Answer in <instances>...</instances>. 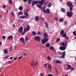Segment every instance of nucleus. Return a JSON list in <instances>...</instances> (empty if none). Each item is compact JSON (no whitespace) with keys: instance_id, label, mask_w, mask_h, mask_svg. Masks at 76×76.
<instances>
[{"instance_id":"obj_1","label":"nucleus","mask_w":76,"mask_h":76,"mask_svg":"<svg viewBox=\"0 0 76 76\" xmlns=\"http://www.w3.org/2000/svg\"><path fill=\"white\" fill-rule=\"evenodd\" d=\"M29 29H30V26L29 25H28L27 28H26L24 29L22 33V35H24L27 32V31H29Z\"/></svg>"},{"instance_id":"obj_2","label":"nucleus","mask_w":76,"mask_h":76,"mask_svg":"<svg viewBox=\"0 0 76 76\" xmlns=\"http://www.w3.org/2000/svg\"><path fill=\"white\" fill-rule=\"evenodd\" d=\"M36 6H37V7H39L40 9H43L42 10V11L43 12H44L45 11V9H46V7L45 6H44L43 7H42L41 6V5L39 4H37L36 5Z\"/></svg>"},{"instance_id":"obj_3","label":"nucleus","mask_w":76,"mask_h":76,"mask_svg":"<svg viewBox=\"0 0 76 76\" xmlns=\"http://www.w3.org/2000/svg\"><path fill=\"white\" fill-rule=\"evenodd\" d=\"M60 35H62V37H63L64 38H65L66 37V36H67L66 33L64 32V31L63 30H61V31Z\"/></svg>"},{"instance_id":"obj_4","label":"nucleus","mask_w":76,"mask_h":76,"mask_svg":"<svg viewBox=\"0 0 76 76\" xmlns=\"http://www.w3.org/2000/svg\"><path fill=\"white\" fill-rule=\"evenodd\" d=\"M48 40V38H47L46 39H42V44H45V43L47 42Z\"/></svg>"},{"instance_id":"obj_5","label":"nucleus","mask_w":76,"mask_h":76,"mask_svg":"<svg viewBox=\"0 0 76 76\" xmlns=\"http://www.w3.org/2000/svg\"><path fill=\"white\" fill-rule=\"evenodd\" d=\"M34 39L37 41H41V38L38 36H36L34 37Z\"/></svg>"},{"instance_id":"obj_6","label":"nucleus","mask_w":76,"mask_h":76,"mask_svg":"<svg viewBox=\"0 0 76 76\" xmlns=\"http://www.w3.org/2000/svg\"><path fill=\"white\" fill-rule=\"evenodd\" d=\"M66 5H67L68 7H71V6H73L72 3V2H70V1L67 2L66 3Z\"/></svg>"},{"instance_id":"obj_7","label":"nucleus","mask_w":76,"mask_h":76,"mask_svg":"<svg viewBox=\"0 0 76 76\" xmlns=\"http://www.w3.org/2000/svg\"><path fill=\"white\" fill-rule=\"evenodd\" d=\"M67 15L68 17H71L72 16V15H73V12H68L67 13Z\"/></svg>"},{"instance_id":"obj_8","label":"nucleus","mask_w":76,"mask_h":76,"mask_svg":"<svg viewBox=\"0 0 76 76\" xmlns=\"http://www.w3.org/2000/svg\"><path fill=\"white\" fill-rule=\"evenodd\" d=\"M44 1H45V0H41L39 1V3L40 4V5L41 6L44 4Z\"/></svg>"},{"instance_id":"obj_9","label":"nucleus","mask_w":76,"mask_h":76,"mask_svg":"<svg viewBox=\"0 0 76 76\" xmlns=\"http://www.w3.org/2000/svg\"><path fill=\"white\" fill-rule=\"evenodd\" d=\"M23 28L22 26H21L20 28H18V31L20 33H22V31H23Z\"/></svg>"},{"instance_id":"obj_10","label":"nucleus","mask_w":76,"mask_h":76,"mask_svg":"<svg viewBox=\"0 0 76 76\" xmlns=\"http://www.w3.org/2000/svg\"><path fill=\"white\" fill-rule=\"evenodd\" d=\"M65 49L66 47H65L64 46H61L59 47V49L61 51H64V50H65Z\"/></svg>"},{"instance_id":"obj_11","label":"nucleus","mask_w":76,"mask_h":76,"mask_svg":"<svg viewBox=\"0 0 76 76\" xmlns=\"http://www.w3.org/2000/svg\"><path fill=\"white\" fill-rule=\"evenodd\" d=\"M44 13H50V9L48 8H47L46 10H45Z\"/></svg>"},{"instance_id":"obj_12","label":"nucleus","mask_w":76,"mask_h":76,"mask_svg":"<svg viewBox=\"0 0 76 76\" xmlns=\"http://www.w3.org/2000/svg\"><path fill=\"white\" fill-rule=\"evenodd\" d=\"M20 40L21 42H23V44H25V40H24V39L23 37H21L20 38Z\"/></svg>"},{"instance_id":"obj_13","label":"nucleus","mask_w":76,"mask_h":76,"mask_svg":"<svg viewBox=\"0 0 76 76\" xmlns=\"http://www.w3.org/2000/svg\"><path fill=\"white\" fill-rule=\"evenodd\" d=\"M44 37L45 39H46L48 38L47 37H48V35H47V34L45 33L44 34Z\"/></svg>"},{"instance_id":"obj_14","label":"nucleus","mask_w":76,"mask_h":76,"mask_svg":"<svg viewBox=\"0 0 76 76\" xmlns=\"http://www.w3.org/2000/svg\"><path fill=\"white\" fill-rule=\"evenodd\" d=\"M60 45H62V46H64V47H65V46H66V43L64 42H61V43H60Z\"/></svg>"},{"instance_id":"obj_15","label":"nucleus","mask_w":76,"mask_h":76,"mask_svg":"<svg viewBox=\"0 0 76 76\" xmlns=\"http://www.w3.org/2000/svg\"><path fill=\"white\" fill-rule=\"evenodd\" d=\"M49 49L51 50H53L54 51H55V49L54 48V47L53 46H51L49 48Z\"/></svg>"},{"instance_id":"obj_16","label":"nucleus","mask_w":76,"mask_h":76,"mask_svg":"<svg viewBox=\"0 0 76 76\" xmlns=\"http://www.w3.org/2000/svg\"><path fill=\"white\" fill-rule=\"evenodd\" d=\"M24 15L25 16H26V18H27L28 16H29V15L28 14V12H24Z\"/></svg>"},{"instance_id":"obj_17","label":"nucleus","mask_w":76,"mask_h":76,"mask_svg":"<svg viewBox=\"0 0 76 76\" xmlns=\"http://www.w3.org/2000/svg\"><path fill=\"white\" fill-rule=\"evenodd\" d=\"M67 24H68L67 21H65L64 22V24H63L64 26H67Z\"/></svg>"},{"instance_id":"obj_18","label":"nucleus","mask_w":76,"mask_h":76,"mask_svg":"<svg viewBox=\"0 0 76 76\" xmlns=\"http://www.w3.org/2000/svg\"><path fill=\"white\" fill-rule=\"evenodd\" d=\"M65 55H66V53L65 52V51L63 52V53L62 54V56H61V57L63 58H64Z\"/></svg>"},{"instance_id":"obj_19","label":"nucleus","mask_w":76,"mask_h":76,"mask_svg":"<svg viewBox=\"0 0 76 76\" xmlns=\"http://www.w3.org/2000/svg\"><path fill=\"white\" fill-rule=\"evenodd\" d=\"M13 39V36H10L7 37L8 39L10 40Z\"/></svg>"},{"instance_id":"obj_20","label":"nucleus","mask_w":76,"mask_h":76,"mask_svg":"<svg viewBox=\"0 0 76 76\" xmlns=\"http://www.w3.org/2000/svg\"><path fill=\"white\" fill-rule=\"evenodd\" d=\"M32 34L33 36H35V35H36V34H37V33L35 31H33L32 32Z\"/></svg>"},{"instance_id":"obj_21","label":"nucleus","mask_w":76,"mask_h":76,"mask_svg":"<svg viewBox=\"0 0 76 76\" xmlns=\"http://www.w3.org/2000/svg\"><path fill=\"white\" fill-rule=\"evenodd\" d=\"M31 66H34V65H37L36 63L34 62H31Z\"/></svg>"},{"instance_id":"obj_22","label":"nucleus","mask_w":76,"mask_h":76,"mask_svg":"<svg viewBox=\"0 0 76 76\" xmlns=\"http://www.w3.org/2000/svg\"><path fill=\"white\" fill-rule=\"evenodd\" d=\"M64 21V19L63 18H61L59 20V22H63Z\"/></svg>"},{"instance_id":"obj_23","label":"nucleus","mask_w":76,"mask_h":76,"mask_svg":"<svg viewBox=\"0 0 76 76\" xmlns=\"http://www.w3.org/2000/svg\"><path fill=\"white\" fill-rule=\"evenodd\" d=\"M67 66L68 67L67 69H71V68H72V66L69 65V64H68L67 65Z\"/></svg>"},{"instance_id":"obj_24","label":"nucleus","mask_w":76,"mask_h":76,"mask_svg":"<svg viewBox=\"0 0 76 76\" xmlns=\"http://www.w3.org/2000/svg\"><path fill=\"white\" fill-rule=\"evenodd\" d=\"M56 63H57L58 64H61V62L60 61L57 60L56 61Z\"/></svg>"},{"instance_id":"obj_25","label":"nucleus","mask_w":76,"mask_h":76,"mask_svg":"<svg viewBox=\"0 0 76 76\" xmlns=\"http://www.w3.org/2000/svg\"><path fill=\"white\" fill-rule=\"evenodd\" d=\"M32 0H28L27 2L28 4H31V2H32Z\"/></svg>"},{"instance_id":"obj_26","label":"nucleus","mask_w":76,"mask_h":76,"mask_svg":"<svg viewBox=\"0 0 76 76\" xmlns=\"http://www.w3.org/2000/svg\"><path fill=\"white\" fill-rule=\"evenodd\" d=\"M35 20H36V21H38L39 20V18H38V16L35 17Z\"/></svg>"},{"instance_id":"obj_27","label":"nucleus","mask_w":76,"mask_h":76,"mask_svg":"<svg viewBox=\"0 0 76 76\" xmlns=\"http://www.w3.org/2000/svg\"><path fill=\"white\" fill-rule=\"evenodd\" d=\"M35 3L34 1H32L31 2V5L32 6H35Z\"/></svg>"},{"instance_id":"obj_28","label":"nucleus","mask_w":76,"mask_h":76,"mask_svg":"<svg viewBox=\"0 0 76 76\" xmlns=\"http://www.w3.org/2000/svg\"><path fill=\"white\" fill-rule=\"evenodd\" d=\"M52 6V4L51 3H49V4L48 5V7H50L51 6Z\"/></svg>"},{"instance_id":"obj_29","label":"nucleus","mask_w":76,"mask_h":76,"mask_svg":"<svg viewBox=\"0 0 76 76\" xmlns=\"http://www.w3.org/2000/svg\"><path fill=\"white\" fill-rule=\"evenodd\" d=\"M26 18V16L24 15H22L20 16V18L21 19H25Z\"/></svg>"},{"instance_id":"obj_30","label":"nucleus","mask_w":76,"mask_h":76,"mask_svg":"<svg viewBox=\"0 0 76 76\" xmlns=\"http://www.w3.org/2000/svg\"><path fill=\"white\" fill-rule=\"evenodd\" d=\"M47 47L48 48V47H50V44L49 43H47L46 45Z\"/></svg>"},{"instance_id":"obj_31","label":"nucleus","mask_w":76,"mask_h":76,"mask_svg":"<svg viewBox=\"0 0 76 76\" xmlns=\"http://www.w3.org/2000/svg\"><path fill=\"white\" fill-rule=\"evenodd\" d=\"M4 53H5V54H7V53H8V52H7V49H5L4 50Z\"/></svg>"},{"instance_id":"obj_32","label":"nucleus","mask_w":76,"mask_h":76,"mask_svg":"<svg viewBox=\"0 0 76 76\" xmlns=\"http://www.w3.org/2000/svg\"><path fill=\"white\" fill-rule=\"evenodd\" d=\"M34 2L35 4H37L39 3V1H34Z\"/></svg>"},{"instance_id":"obj_33","label":"nucleus","mask_w":76,"mask_h":76,"mask_svg":"<svg viewBox=\"0 0 76 76\" xmlns=\"http://www.w3.org/2000/svg\"><path fill=\"white\" fill-rule=\"evenodd\" d=\"M22 14H23L22 12V11H20L18 14V15H22Z\"/></svg>"},{"instance_id":"obj_34","label":"nucleus","mask_w":76,"mask_h":76,"mask_svg":"<svg viewBox=\"0 0 76 76\" xmlns=\"http://www.w3.org/2000/svg\"><path fill=\"white\" fill-rule=\"evenodd\" d=\"M24 12H28L29 9H26L24 10Z\"/></svg>"},{"instance_id":"obj_35","label":"nucleus","mask_w":76,"mask_h":76,"mask_svg":"<svg viewBox=\"0 0 76 76\" xmlns=\"http://www.w3.org/2000/svg\"><path fill=\"white\" fill-rule=\"evenodd\" d=\"M48 67L49 69H51V65H50V64H49L48 65Z\"/></svg>"},{"instance_id":"obj_36","label":"nucleus","mask_w":76,"mask_h":76,"mask_svg":"<svg viewBox=\"0 0 76 76\" xmlns=\"http://www.w3.org/2000/svg\"><path fill=\"white\" fill-rule=\"evenodd\" d=\"M18 9H19V10H20V11H22V7L21 6V7H20L18 8Z\"/></svg>"},{"instance_id":"obj_37","label":"nucleus","mask_w":76,"mask_h":76,"mask_svg":"<svg viewBox=\"0 0 76 76\" xmlns=\"http://www.w3.org/2000/svg\"><path fill=\"white\" fill-rule=\"evenodd\" d=\"M61 11L62 12H64V13L65 12V10H64V8H62L61 9Z\"/></svg>"},{"instance_id":"obj_38","label":"nucleus","mask_w":76,"mask_h":76,"mask_svg":"<svg viewBox=\"0 0 76 76\" xmlns=\"http://www.w3.org/2000/svg\"><path fill=\"white\" fill-rule=\"evenodd\" d=\"M70 7V11H72V9H73V6H71L70 7Z\"/></svg>"},{"instance_id":"obj_39","label":"nucleus","mask_w":76,"mask_h":76,"mask_svg":"<svg viewBox=\"0 0 76 76\" xmlns=\"http://www.w3.org/2000/svg\"><path fill=\"white\" fill-rule=\"evenodd\" d=\"M73 34L75 36H76V31H74L73 32Z\"/></svg>"},{"instance_id":"obj_40","label":"nucleus","mask_w":76,"mask_h":76,"mask_svg":"<svg viewBox=\"0 0 76 76\" xmlns=\"http://www.w3.org/2000/svg\"><path fill=\"white\" fill-rule=\"evenodd\" d=\"M60 40V38H57L56 39V42H58V41H59Z\"/></svg>"},{"instance_id":"obj_41","label":"nucleus","mask_w":76,"mask_h":76,"mask_svg":"<svg viewBox=\"0 0 76 76\" xmlns=\"http://www.w3.org/2000/svg\"><path fill=\"white\" fill-rule=\"evenodd\" d=\"M47 58L48 59V60H51V58L49 56H48L47 57Z\"/></svg>"},{"instance_id":"obj_42","label":"nucleus","mask_w":76,"mask_h":76,"mask_svg":"<svg viewBox=\"0 0 76 76\" xmlns=\"http://www.w3.org/2000/svg\"><path fill=\"white\" fill-rule=\"evenodd\" d=\"M28 40H29V38H27V37H25V41H28Z\"/></svg>"},{"instance_id":"obj_43","label":"nucleus","mask_w":76,"mask_h":76,"mask_svg":"<svg viewBox=\"0 0 76 76\" xmlns=\"http://www.w3.org/2000/svg\"><path fill=\"white\" fill-rule=\"evenodd\" d=\"M9 3H10L11 4H12V3H13V2L12 0H9Z\"/></svg>"},{"instance_id":"obj_44","label":"nucleus","mask_w":76,"mask_h":76,"mask_svg":"<svg viewBox=\"0 0 76 76\" xmlns=\"http://www.w3.org/2000/svg\"><path fill=\"white\" fill-rule=\"evenodd\" d=\"M45 25L46 26V27H48V23H47L45 22Z\"/></svg>"},{"instance_id":"obj_45","label":"nucleus","mask_w":76,"mask_h":76,"mask_svg":"<svg viewBox=\"0 0 76 76\" xmlns=\"http://www.w3.org/2000/svg\"><path fill=\"white\" fill-rule=\"evenodd\" d=\"M9 57V56H7L5 57V59H7V58H8V57Z\"/></svg>"},{"instance_id":"obj_46","label":"nucleus","mask_w":76,"mask_h":76,"mask_svg":"<svg viewBox=\"0 0 76 76\" xmlns=\"http://www.w3.org/2000/svg\"><path fill=\"white\" fill-rule=\"evenodd\" d=\"M55 19L56 20V21H57V20H58V18L57 17H55Z\"/></svg>"},{"instance_id":"obj_47","label":"nucleus","mask_w":76,"mask_h":76,"mask_svg":"<svg viewBox=\"0 0 76 76\" xmlns=\"http://www.w3.org/2000/svg\"><path fill=\"white\" fill-rule=\"evenodd\" d=\"M11 15H12V16H15V14H14V13L13 12H12L11 13Z\"/></svg>"},{"instance_id":"obj_48","label":"nucleus","mask_w":76,"mask_h":76,"mask_svg":"<svg viewBox=\"0 0 76 76\" xmlns=\"http://www.w3.org/2000/svg\"><path fill=\"white\" fill-rule=\"evenodd\" d=\"M40 76H44V74L42 73H41L40 74Z\"/></svg>"},{"instance_id":"obj_49","label":"nucleus","mask_w":76,"mask_h":76,"mask_svg":"<svg viewBox=\"0 0 76 76\" xmlns=\"http://www.w3.org/2000/svg\"><path fill=\"white\" fill-rule=\"evenodd\" d=\"M10 51H12V50H13V47H12V46H11L10 47Z\"/></svg>"},{"instance_id":"obj_50","label":"nucleus","mask_w":76,"mask_h":76,"mask_svg":"<svg viewBox=\"0 0 76 76\" xmlns=\"http://www.w3.org/2000/svg\"><path fill=\"white\" fill-rule=\"evenodd\" d=\"M2 38L3 39H6V37L4 36H2Z\"/></svg>"},{"instance_id":"obj_51","label":"nucleus","mask_w":76,"mask_h":76,"mask_svg":"<svg viewBox=\"0 0 76 76\" xmlns=\"http://www.w3.org/2000/svg\"><path fill=\"white\" fill-rule=\"evenodd\" d=\"M65 38L66 39H69V37H68L67 36H66V37Z\"/></svg>"},{"instance_id":"obj_52","label":"nucleus","mask_w":76,"mask_h":76,"mask_svg":"<svg viewBox=\"0 0 76 76\" xmlns=\"http://www.w3.org/2000/svg\"><path fill=\"white\" fill-rule=\"evenodd\" d=\"M27 54H28V53H25L24 54V56H27Z\"/></svg>"},{"instance_id":"obj_53","label":"nucleus","mask_w":76,"mask_h":76,"mask_svg":"<svg viewBox=\"0 0 76 76\" xmlns=\"http://www.w3.org/2000/svg\"><path fill=\"white\" fill-rule=\"evenodd\" d=\"M47 64H45L44 65V67H47Z\"/></svg>"},{"instance_id":"obj_54","label":"nucleus","mask_w":76,"mask_h":76,"mask_svg":"<svg viewBox=\"0 0 76 76\" xmlns=\"http://www.w3.org/2000/svg\"><path fill=\"white\" fill-rule=\"evenodd\" d=\"M23 1L24 2H27V1H28V0H23Z\"/></svg>"},{"instance_id":"obj_55","label":"nucleus","mask_w":76,"mask_h":76,"mask_svg":"<svg viewBox=\"0 0 76 76\" xmlns=\"http://www.w3.org/2000/svg\"><path fill=\"white\" fill-rule=\"evenodd\" d=\"M41 33L40 32H37V34L38 35H40Z\"/></svg>"},{"instance_id":"obj_56","label":"nucleus","mask_w":76,"mask_h":76,"mask_svg":"<svg viewBox=\"0 0 76 76\" xmlns=\"http://www.w3.org/2000/svg\"><path fill=\"white\" fill-rule=\"evenodd\" d=\"M22 58V56H21L18 57V59H20V58Z\"/></svg>"},{"instance_id":"obj_57","label":"nucleus","mask_w":76,"mask_h":76,"mask_svg":"<svg viewBox=\"0 0 76 76\" xmlns=\"http://www.w3.org/2000/svg\"><path fill=\"white\" fill-rule=\"evenodd\" d=\"M47 4V2H45L44 4V6H46Z\"/></svg>"},{"instance_id":"obj_58","label":"nucleus","mask_w":76,"mask_h":76,"mask_svg":"<svg viewBox=\"0 0 76 76\" xmlns=\"http://www.w3.org/2000/svg\"><path fill=\"white\" fill-rule=\"evenodd\" d=\"M74 69V68L73 67H72L71 68V70H73Z\"/></svg>"},{"instance_id":"obj_59","label":"nucleus","mask_w":76,"mask_h":76,"mask_svg":"<svg viewBox=\"0 0 76 76\" xmlns=\"http://www.w3.org/2000/svg\"><path fill=\"white\" fill-rule=\"evenodd\" d=\"M6 13H8L9 12V10H7L6 11Z\"/></svg>"},{"instance_id":"obj_60","label":"nucleus","mask_w":76,"mask_h":76,"mask_svg":"<svg viewBox=\"0 0 76 76\" xmlns=\"http://www.w3.org/2000/svg\"><path fill=\"white\" fill-rule=\"evenodd\" d=\"M13 58V57H11L10 58V60H12V58Z\"/></svg>"},{"instance_id":"obj_61","label":"nucleus","mask_w":76,"mask_h":76,"mask_svg":"<svg viewBox=\"0 0 76 76\" xmlns=\"http://www.w3.org/2000/svg\"><path fill=\"white\" fill-rule=\"evenodd\" d=\"M3 8H5L6 7V5H4L3 6Z\"/></svg>"},{"instance_id":"obj_62","label":"nucleus","mask_w":76,"mask_h":76,"mask_svg":"<svg viewBox=\"0 0 76 76\" xmlns=\"http://www.w3.org/2000/svg\"><path fill=\"white\" fill-rule=\"evenodd\" d=\"M14 60H17V58H14Z\"/></svg>"},{"instance_id":"obj_63","label":"nucleus","mask_w":76,"mask_h":76,"mask_svg":"<svg viewBox=\"0 0 76 76\" xmlns=\"http://www.w3.org/2000/svg\"><path fill=\"white\" fill-rule=\"evenodd\" d=\"M13 28H15V24H13Z\"/></svg>"},{"instance_id":"obj_64","label":"nucleus","mask_w":76,"mask_h":76,"mask_svg":"<svg viewBox=\"0 0 76 76\" xmlns=\"http://www.w3.org/2000/svg\"><path fill=\"white\" fill-rule=\"evenodd\" d=\"M36 64H37V65H38V62H36V63H35Z\"/></svg>"}]
</instances>
